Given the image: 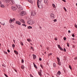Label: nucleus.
<instances>
[{
    "label": "nucleus",
    "mask_w": 77,
    "mask_h": 77,
    "mask_svg": "<svg viewBox=\"0 0 77 77\" xmlns=\"http://www.w3.org/2000/svg\"><path fill=\"white\" fill-rule=\"evenodd\" d=\"M26 13L25 12L22 11L21 13H20V16H24V15H26Z\"/></svg>",
    "instance_id": "obj_4"
},
{
    "label": "nucleus",
    "mask_w": 77,
    "mask_h": 77,
    "mask_svg": "<svg viewBox=\"0 0 77 77\" xmlns=\"http://www.w3.org/2000/svg\"><path fill=\"white\" fill-rule=\"evenodd\" d=\"M68 32L69 33H71V31H70V30H69L68 31Z\"/></svg>",
    "instance_id": "obj_57"
},
{
    "label": "nucleus",
    "mask_w": 77,
    "mask_h": 77,
    "mask_svg": "<svg viewBox=\"0 0 77 77\" xmlns=\"http://www.w3.org/2000/svg\"><path fill=\"white\" fill-rule=\"evenodd\" d=\"M14 53H15V54H18V51L14 50Z\"/></svg>",
    "instance_id": "obj_13"
},
{
    "label": "nucleus",
    "mask_w": 77,
    "mask_h": 77,
    "mask_svg": "<svg viewBox=\"0 0 77 77\" xmlns=\"http://www.w3.org/2000/svg\"><path fill=\"white\" fill-rule=\"evenodd\" d=\"M10 26L12 29H14V26H13L12 25H10Z\"/></svg>",
    "instance_id": "obj_15"
},
{
    "label": "nucleus",
    "mask_w": 77,
    "mask_h": 77,
    "mask_svg": "<svg viewBox=\"0 0 77 77\" xmlns=\"http://www.w3.org/2000/svg\"><path fill=\"white\" fill-rule=\"evenodd\" d=\"M63 9L66 12V9L65 8V7H63Z\"/></svg>",
    "instance_id": "obj_36"
},
{
    "label": "nucleus",
    "mask_w": 77,
    "mask_h": 77,
    "mask_svg": "<svg viewBox=\"0 0 77 77\" xmlns=\"http://www.w3.org/2000/svg\"><path fill=\"white\" fill-rule=\"evenodd\" d=\"M54 22H57V20L56 19H54Z\"/></svg>",
    "instance_id": "obj_44"
},
{
    "label": "nucleus",
    "mask_w": 77,
    "mask_h": 77,
    "mask_svg": "<svg viewBox=\"0 0 77 77\" xmlns=\"http://www.w3.org/2000/svg\"><path fill=\"white\" fill-rule=\"evenodd\" d=\"M61 74V72L60 71H58L57 73V77H59Z\"/></svg>",
    "instance_id": "obj_5"
},
{
    "label": "nucleus",
    "mask_w": 77,
    "mask_h": 77,
    "mask_svg": "<svg viewBox=\"0 0 77 77\" xmlns=\"http://www.w3.org/2000/svg\"><path fill=\"white\" fill-rule=\"evenodd\" d=\"M2 66H4V67H5V65L4 64H2Z\"/></svg>",
    "instance_id": "obj_59"
},
{
    "label": "nucleus",
    "mask_w": 77,
    "mask_h": 77,
    "mask_svg": "<svg viewBox=\"0 0 77 77\" xmlns=\"http://www.w3.org/2000/svg\"><path fill=\"white\" fill-rule=\"evenodd\" d=\"M21 62L22 63H23L24 62V60H23V59H22Z\"/></svg>",
    "instance_id": "obj_27"
},
{
    "label": "nucleus",
    "mask_w": 77,
    "mask_h": 77,
    "mask_svg": "<svg viewBox=\"0 0 77 77\" xmlns=\"http://www.w3.org/2000/svg\"><path fill=\"white\" fill-rule=\"evenodd\" d=\"M57 61L58 62H60V59L59 58L57 57Z\"/></svg>",
    "instance_id": "obj_17"
},
{
    "label": "nucleus",
    "mask_w": 77,
    "mask_h": 77,
    "mask_svg": "<svg viewBox=\"0 0 77 77\" xmlns=\"http://www.w3.org/2000/svg\"><path fill=\"white\" fill-rule=\"evenodd\" d=\"M63 39L64 40V41H66V38L65 37H64L63 38Z\"/></svg>",
    "instance_id": "obj_37"
},
{
    "label": "nucleus",
    "mask_w": 77,
    "mask_h": 77,
    "mask_svg": "<svg viewBox=\"0 0 77 77\" xmlns=\"http://www.w3.org/2000/svg\"><path fill=\"white\" fill-rule=\"evenodd\" d=\"M57 46L59 48H60L61 47H60V45H57Z\"/></svg>",
    "instance_id": "obj_28"
},
{
    "label": "nucleus",
    "mask_w": 77,
    "mask_h": 77,
    "mask_svg": "<svg viewBox=\"0 0 77 77\" xmlns=\"http://www.w3.org/2000/svg\"><path fill=\"white\" fill-rule=\"evenodd\" d=\"M20 21L21 22V23H24V24H25L26 23H25V21H24V20L23 19H20Z\"/></svg>",
    "instance_id": "obj_7"
},
{
    "label": "nucleus",
    "mask_w": 77,
    "mask_h": 77,
    "mask_svg": "<svg viewBox=\"0 0 77 77\" xmlns=\"http://www.w3.org/2000/svg\"><path fill=\"white\" fill-rule=\"evenodd\" d=\"M16 23L17 24H18V25H21V22L19 21H16Z\"/></svg>",
    "instance_id": "obj_9"
},
{
    "label": "nucleus",
    "mask_w": 77,
    "mask_h": 77,
    "mask_svg": "<svg viewBox=\"0 0 77 77\" xmlns=\"http://www.w3.org/2000/svg\"><path fill=\"white\" fill-rule=\"evenodd\" d=\"M9 22L10 23H12V22H14V20H13V19L10 20L9 21Z\"/></svg>",
    "instance_id": "obj_12"
},
{
    "label": "nucleus",
    "mask_w": 77,
    "mask_h": 77,
    "mask_svg": "<svg viewBox=\"0 0 77 77\" xmlns=\"http://www.w3.org/2000/svg\"><path fill=\"white\" fill-rule=\"evenodd\" d=\"M74 59L75 60H76V59H77V57H75Z\"/></svg>",
    "instance_id": "obj_55"
},
{
    "label": "nucleus",
    "mask_w": 77,
    "mask_h": 77,
    "mask_svg": "<svg viewBox=\"0 0 77 77\" xmlns=\"http://www.w3.org/2000/svg\"><path fill=\"white\" fill-rule=\"evenodd\" d=\"M5 1L6 3H10V2H11V0H5Z\"/></svg>",
    "instance_id": "obj_10"
},
{
    "label": "nucleus",
    "mask_w": 77,
    "mask_h": 77,
    "mask_svg": "<svg viewBox=\"0 0 77 77\" xmlns=\"http://www.w3.org/2000/svg\"><path fill=\"white\" fill-rule=\"evenodd\" d=\"M28 2L29 3H33L32 2V1H31V0H28Z\"/></svg>",
    "instance_id": "obj_25"
},
{
    "label": "nucleus",
    "mask_w": 77,
    "mask_h": 77,
    "mask_svg": "<svg viewBox=\"0 0 77 77\" xmlns=\"http://www.w3.org/2000/svg\"><path fill=\"white\" fill-rule=\"evenodd\" d=\"M59 49L60 50H61V51H63V49L61 47L59 48Z\"/></svg>",
    "instance_id": "obj_31"
},
{
    "label": "nucleus",
    "mask_w": 77,
    "mask_h": 77,
    "mask_svg": "<svg viewBox=\"0 0 77 77\" xmlns=\"http://www.w3.org/2000/svg\"><path fill=\"white\" fill-rule=\"evenodd\" d=\"M39 60H40V61H41L42 60V59H41V58H39Z\"/></svg>",
    "instance_id": "obj_52"
},
{
    "label": "nucleus",
    "mask_w": 77,
    "mask_h": 77,
    "mask_svg": "<svg viewBox=\"0 0 77 77\" xmlns=\"http://www.w3.org/2000/svg\"><path fill=\"white\" fill-rule=\"evenodd\" d=\"M64 50L65 51V52H66V49H65V48H64Z\"/></svg>",
    "instance_id": "obj_51"
},
{
    "label": "nucleus",
    "mask_w": 77,
    "mask_h": 77,
    "mask_svg": "<svg viewBox=\"0 0 77 77\" xmlns=\"http://www.w3.org/2000/svg\"><path fill=\"white\" fill-rule=\"evenodd\" d=\"M4 53L6 54H8V53H7L6 52H4Z\"/></svg>",
    "instance_id": "obj_48"
},
{
    "label": "nucleus",
    "mask_w": 77,
    "mask_h": 77,
    "mask_svg": "<svg viewBox=\"0 0 77 77\" xmlns=\"http://www.w3.org/2000/svg\"><path fill=\"white\" fill-rule=\"evenodd\" d=\"M11 2L13 4H14L15 3V1H14V0L11 1Z\"/></svg>",
    "instance_id": "obj_39"
},
{
    "label": "nucleus",
    "mask_w": 77,
    "mask_h": 77,
    "mask_svg": "<svg viewBox=\"0 0 77 77\" xmlns=\"http://www.w3.org/2000/svg\"><path fill=\"white\" fill-rule=\"evenodd\" d=\"M15 45L14 44H13L12 45V47H13V48H15Z\"/></svg>",
    "instance_id": "obj_32"
},
{
    "label": "nucleus",
    "mask_w": 77,
    "mask_h": 77,
    "mask_svg": "<svg viewBox=\"0 0 77 77\" xmlns=\"http://www.w3.org/2000/svg\"><path fill=\"white\" fill-rule=\"evenodd\" d=\"M37 5L38 8L41 9V8H43V6H42V3H39V2H37Z\"/></svg>",
    "instance_id": "obj_1"
},
{
    "label": "nucleus",
    "mask_w": 77,
    "mask_h": 77,
    "mask_svg": "<svg viewBox=\"0 0 77 77\" xmlns=\"http://www.w3.org/2000/svg\"><path fill=\"white\" fill-rule=\"evenodd\" d=\"M69 68H70V69H71V70H72V68H71V66L69 65Z\"/></svg>",
    "instance_id": "obj_26"
},
{
    "label": "nucleus",
    "mask_w": 77,
    "mask_h": 77,
    "mask_svg": "<svg viewBox=\"0 0 77 77\" xmlns=\"http://www.w3.org/2000/svg\"><path fill=\"white\" fill-rule=\"evenodd\" d=\"M53 16H54V15L53 14L51 13L50 14V17L51 18H52Z\"/></svg>",
    "instance_id": "obj_14"
},
{
    "label": "nucleus",
    "mask_w": 77,
    "mask_h": 77,
    "mask_svg": "<svg viewBox=\"0 0 77 77\" xmlns=\"http://www.w3.org/2000/svg\"><path fill=\"white\" fill-rule=\"evenodd\" d=\"M75 28H76V29H77V25L76 24H75Z\"/></svg>",
    "instance_id": "obj_45"
},
{
    "label": "nucleus",
    "mask_w": 77,
    "mask_h": 77,
    "mask_svg": "<svg viewBox=\"0 0 77 77\" xmlns=\"http://www.w3.org/2000/svg\"><path fill=\"white\" fill-rule=\"evenodd\" d=\"M52 6L54 8H56V5H55L54 4H52Z\"/></svg>",
    "instance_id": "obj_22"
},
{
    "label": "nucleus",
    "mask_w": 77,
    "mask_h": 77,
    "mask_svg": "<svg viewBox=\"0 0 77 77\" xmlns=\"http://www.w3.org/2000/svg\"><path fill=\"white\" fill-rule=\"evenodd\" d=\"M27 41L28 42H30V39H27Z\"/></svg>",
    "instance_id": "obj_42"
},
{
    "label": "nucleus",
    "mask_w": 77,
    "mask_h": 77,
    "mask_svg": "<svg viewBox=\"0 0 77 77\" xmlns=\"http://www.w3.org/2000/svg\"><path fill=\"white\" fill-rule=\"evenodd\" d=\"M52 18V19H54V18H55V17H54V16H52V18Z\"/></svg>",
    "instance_id": "obj_46"
},
{
    "label": "nucleus",
    "mask_w": 77,
    "mask_h": 77,
    "mask_svg": "<svg viewBox=\"0 0 77 77\" xmlns=\"http://www.w3.org/2000/svg\"><path fill=\"white\" fill-rule=\"evenodd\" d=\"M22 26H24L25 27H26V26H26V25L24 24H22Z\"/></svg>",
    "instance_id": "obj_35"
},
{
    "label": "nucleus",
    "mask_w": 77,
    "mask_h": 77,
    "mask_svg": "<svg viewBox=\"0 0 77 77\" xmlns=\"http://www.w3.org/2000/svg\"><path fill=\"white\" fill-rule=\"evenodd\" d=\"M58 63H57L60 66H61V62H60V61H59L58 62Z\"/></svg>",
    "instance_id": "obj_18"
},
{
    "label": "nucleus",
    "mask_w": 77,
    "mask_h": 77,
    "mask_svg": "<svg viewBox=\"0 0 77 77\" xmlns=\"http://www.w3.org/2000/svg\"><path fill=\"white\" fill-rule=\"evenodd\" d=\"M67 47H69V43L67 42Z\"/></svg>",
    "instance_id": "obj_30"
},
{
    "label": "nucleus",
    "mask_w": 77,
    "mask_h": 77,
    "mask_svg": "<svg viewBox=\"0 0 77 77\" xmlns=\"http://www.w3.org/2000/svg\"><path fill=\"white\" fill-rule=\"evenodd\" d=\"M0 6H1V8H5V5H4L3 4H1V5H0Z\"/></svg>",
    "instance_id": "obj_20"
},
{
    "label": "nucleus",
    "mask_w": 77,
    "mask_h": 77,
    "mask_svg": "<svg viewBox=\"0 0 77 77\" xmlns=\"http://www.w3.org/2000/svg\"><path fill=\"white\" fill-rule=\"evenodd\" d=\"M17 8L18 9H19V10H23V8L20 5H19L18 7L17 6Z\"/></svg>",
    "instance_id": "obj_6"
},
{
    "label": "nucleus",
    "mask_w": 77,
    "mask_h": 77,
    "mask_svg": "<svg viewBox=\"0 0 77 77\" xmlns=\"http://www.w3.org/2000/svg\"><path fill=\"white\" fill-rule=\"evenodd\" d=\"M13 42H14L15 43V41L14 39L13 40Z\"/></svg>",
    "instance_id": "obj_58"
},
{
    "label": "nucleus",
    "mask_w": 77,
    "mask_h": 77,
    "mask_svg": "<svg viewBox=\"0 0 77 77\" xmlns=\"http://www.w3.org/2000/svg\"><path fill=\"white\" fill-rule=\"evenodd\" d=\"M27 23L28 24H30V23H31V20H28L27 21Z\"/></svg>",
    "instance_id": "obj_16"
},
{
    "label": "nucleus",
    "mask_w": 77,
    "mask_h": 77,
    "mask_svg": "<svg viewBox=\"0 0 77 77\" xmlns=\"http://www.w3.org/2000/svg\"><path fill=\"white\" fill-rule=\"evenodd\" d=\"M53 67L54 68H55L56 67V63H53Z\"/></svg>",
    "instance_id": "obj_21"
},
{
    "label": "nucleus",
    "mask_w": 77,
    "mask_h": 77,
    "mask_svg": "<svg viewBox=\"0 0 77 77\" xmlns=\"http://www.w3.org/2000/svg\"><path fill=\"white\" fill-rule=\"evenodd\" d=\"M14 70L15 71V72H16L17 73V70H16V69H14Z\"/></svg>",
    "instance_id": "obj_56"
},
{
    "label": "nucleus",
    "mask_w": 77,
    "mask_h": 77,
    "mask_svg": "<svg viewBox=\"0 0 77 77\" xmlns=\"http://www.w3.org/2000/svg\"><path fill=\"white\" fill-rule=\"evenodd\" d=\"M31 50H32L34 51V50H33V48L32 46L31 47Z\"/></svg>",
    "instance_id": "obj_34"
},
{
    "label": "nucleus",
    "mask_w": 77,
    "mask_h": 77,
    "mask_svg": "<svg viewBox=\"0 0 77 77\" xmlns=\"http://www.w3.org/2000/svg\"><path fill=\"white\" fill-rule=\"evenodd\" d=\"M55 40L57 41V38L56 37H55Z\"/></svg>",
    "instance_id": "obj_54"
},
{
    "label": "nucleus",
    "mask_w": 77,
    "mask_h": 77,
    "mask_svg": "<svg viewBox=\"0 0 77 77\" xmlns=\"http://www.w3.org/2000/svg\"><path fill=\"white\" fill-rule=\"evenodd\" d=\"M72 37H75V35H74V34L73 33L72 34Z\"/></svg>",
    "instance_id": "obj_33"
},
{
    "label": "nucleus",
    "mask_w": 77,
    "mask_h": 77,
    "mask_svg": "<svg viewBox=\"0 0 77 77\" xmlns=\"http://www.w3.org/2000/svg\"><path fill=\"white\" fill-rule=\"evenodd\" d=\"M2 4V2L1 1H0V4Z\"/></svg>",
    "instance_id": "obj_64"
},
{
    "label": "nucleus",
    "mask_w": 77,
    "mask_h": 77,
    "mask_svg": "<svg viewBox=\"0 0 77 77\" xmlns=\"http://www.w3.org/2000/svg\"><path fill=\"white\" fill-rule=\"evenodd\" d=\"M30 75L31 77H33V76H32V75L31 74H30Z\"/></svg>",
    "instance_id": "obj_60"
},
{
    "label": "nucleus",
    "mask_w": 77,
    "mask_h": 77,
    "mask_svg": "<svg viewBox=\"0 0 77 77\" xmlns=\"http://www.w3.org/2000/svg\"><path fill=\"white\" fill-rule=\"evenodd\" d=\"M40 72V73H42V70H40V72Z\"/></svg>",
    "instance_id": "obj_49"
},
{
    "label": "nucleus",
    "mask_w": 77,
    "mask_h": 77,
    "mask_svg": "<svg viewBox=\"0 0 77 77\" xmlns=\"http://www.w3.org/2000/svg\"><path fill=\"white\" fill-rule=\"evenodd\" d=\"M11 9L14 11H16V10H17V8L16 6H12L11 7Z\"/></svg>",
    "instance_id": "obj_2"
},
{
    "label": "nucleus",
    "mask_w": 77,
    "mask_h": 77,
    "mask_svg": "<svg viewBox=\"0 0 77 77\" xmlns=\"http://www.w3.org/2000/svg\"><path fill=\"white\" fill-rule=\"evenodd\" d=\"M42 2V1H41V0H39L38 1V3H41V2Z\"/></svg>",
    "instance_id": "obj_43"
},
{
    "label": "nucleus",
    "mask_w": 77,
    "mask_h": 77,
    "mask_svg": "<svg viewBox=\"0 0 77 77\" xmlns=\"http://www.w3.org/2000/svg\"><path fill=\"white\" fill-rule=\"evenodd\" d=\"M32 56L33 60H35L36 57V56L35 54H33Z\"/></svg>",
    "instance_id": "obj_8"
},
{
    "label": "nucleus",
    "mask_w": 77,
    "mask_h": 77,
    "mask_svg": "<svg viewBox=\"0 0 77 77\" xmlns=\"http://www.w3.org/2000/svg\"><path fill=\"white\" fill-rule=\"evenodd\" d=\"M62 1H63V2H66V0H61Z\"/></svg>",
    "instance_id": "obj_50"
},
{
    "label": "nucleus",
    "mask_w": 77,
    "mask_h": 77,
    "mask_svg": "<svg viewBox=\"0 0 77 77\" xmlns=\"http://www.w3.org/2000/svg\"><path fill=\"white\" fill-rule=\"evenodd\" d=\"M33 64L34 65V66L36 68V69H37L38 68L37 67V66H36V64L35 63H33Z\"/></svg>",
    "instance_id": "obj_11"
},
{
    "label": "nucleus",
    "mask_w": 77,
    "mask_h": 77,
    "mask_svg": "<svg viewBox=\"0 0 77 77\" xmlns=\"http://www.w3.org/2000/svg\"><path fill=\"white\" fill-rule=\"evenodd\" d=\"M53 54L51 53L49 54H48V56H51Z\"/></svg>",
    "instance_id": "obj_38"
},
{
    "label": "nucleus",
    "mask_w": 77,
    "mask_h": 77,
    "mask_svg": "<svg viewBox=\"0 0 77 77\" xmlns=\"http://www.w3.org/2000/svg\"><path fill=\"white\" fill-rule=\"evenodd\" d=\"M39 0H37V3H39Z\"/></svg>",
    "instance_id": "obj_61"
},
{
    "label": "nucleus",
    "mask_w": 77,
    "mask_h": 77,
    "mask_svg": "<svg viewBox=\"0 0 77 77\" xmlns=\"http://www.w3.org/2000/svg\"><path fill=\"white\" fill-rule=\"evenodd\" d=\"M7 51H8V53H9L10 52V51L8 49L7 50Z\"/></svg>",
    "instance_id": "obj_53"
},
{
    "label": "nucleus",
    "mask_w": 77,
    "mask_h": 77,
    "mask_svg": "<svg viewBox=\"0 0 77 77\" xmlns=\"http://www.w3.org/2000/svg\"><path fill=\"white\" fill-rule=\"evenodd\" d=\"M4 75H5V77H8V76L7 74L4 73Z\"/></svg>",
    "instance_id": "obj_41"
},
{
    "label": "nucleus",
    "mask_w": 77,
    "mask_h": 77,
    "mask_svg": "<svg viewBox=\"0 0 77 77\" xmlns=\"http://www.w3.org/2000/svg\"><path fill=\"white\" fill-rule=\"evenodd\" d=\"M31 13V16H35V15H36V13H35V11H32Z\"/></svg>",
    "instance_id": "obj_3"
},
{
    "label": "nucleus",
    "mask_w": 77,
    "mask_h": 77,
    "mask_svg": "<svg viewBox=\"0 0 77 77\" xmlns=\"http://www.w3.org/2000/svg\"><path fill=\"white\" fill-rule=\"evenodd\" d=\"M40 66L41 67V68H42L43 69V68H44V67H43V66H42V65L41 64Z\"/></svg>",
    "instance_id": "obj_47"
},
{
    "label": "nucleus",
    "mask_w": 77,
    "mask_h": 77,
    "mask_svg": "<svg viewBox=\"0 0 77 77\" xmlns=\"http://www.w3.org/2000/svg\"><path fill=\"white\" fill-rule=\"evenodd\" d=\"M72 40H74L75 39L74 38H72Z\"/></svg>",
    "instance_id": "obj_62"
},
{
    "label": "nucleus",
    "mask_w": 77,
    "mask_h": 77,
    "mask_svg": "<svg viewBox=\"0 0 77 77\" xmlns=\"http://www.w3.org/2000/svg\"><path fill=\"white\" fill-rule=\"evenodd\" d=\"M48 1H47V0H44V2L45 3H47Z\"/></svg>",
    "instance_id": "obj_29"
},
{
    "label": "nucleus",
    "mask_w": 77,
    "mask_h": 77,
    "mask_svg": "<svg viewBox=\"0 0 77 77\" xmlns=\"http://www.w3.org/2000/svg\"><path fill=\"white\" fill-rule=\"evenodd\" d=\"M27 27L28 29H32V27L30 26H28Z\"/></svg>",
    "instance_id": "obj_19"
},
{
    "label": "nucleus",
    "mask_w": 77,
    "mask_h": 77,
    "mask_svg": "<svg viewBox=\"0 0 77 77\" xmlns=\"http://www.w3.org/2000/svg\"><path fill=\"white\" fill-rule=\"evenodd\" d=\"M12 20H14H14H15V19L14 18L13 19H12Z\"/></svg>",
    "instance_id": "obj_63"
},
{
    "label": "nucleus",
    "mask_w": 77,
    "mask_h": 77,
    "mask_svg": "<svg viewBox=\"0 0 77 77\" xmlns=\"http://www.w3.org/2000/svg\"><path fill=\"white\" fill-rule=\"evenodd\" d=\"M20 44L21 45H23V42H21L20 43Z\"/></svg>",
    "instance_id": "obj_40"
},
{
    "label": "nucleus",
    "mask_w": 77,
    "mask_h": 77,
    "mask_svg": "<svg viewBox=\"0 0 77 77\" xmlns=\"http://www.w3.org/2000/svg\"><path fill=\"white\" fill-rule=\"evenodd\" d=\"M38 74L40 76V77H41V76H42V74L41 73H40L39 72H38Z\"/></svg>",
    "instance_id": "obj_24"
},
{
    "label": "nucleus",
    "mask_w": 77,
    "mask_h": 77,
    "mask_svg": "<svg viewBox=\"0 0 77 77\" xmlns=\"http://www.w3.org/2000/svg\"><path fill=\"white\" fill-rule=\"evenodd\" d=\"M21 68L22 69H24V65L22 66Z\"/></svg>",
    "instance_id": "obj_23"
}]
</instances>
